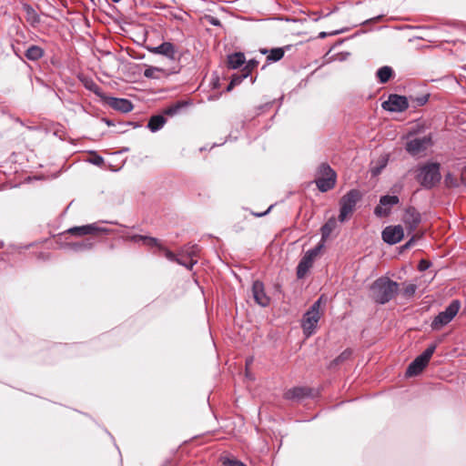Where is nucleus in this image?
<instances>
[{
  "mask_svg": "<svg viewBox=\"0 0 466 466\" xmlns=\"http://www.w3.org/2000/svg\"><path fill=\"white\" fill-rule=\"evenodd\" d=\"M23 9L25 12L26 21L31 25H35L39 24L40 17H39L38 14L36 13V11L31 5H24Z\"/></svg>",
  "mask_w": 466,
  "mask_h": 466,
  "instance_id": "obj_21",
  "label": "nucleus"
},
{
  "mask_svg": "<svg viewBox=\"0 0 466 466\" xmlns=\"http://www.w3.org/2000/svg\"><path fill=\"white\" fill-rule=\"evenodd\" d=\"M334 225H335V222L329 220L322 226L321 235H322L323 240H325L326 238H328L329 237V235L331 234V232L333 230Z\"/></svg>",
  "mask_w": 466,
  "mask_h": 466,
  "instance_id": "obj_32",
  "label": "nucleus"
},
{
  "mask_svg": "<svg viewBox=\"0 0 466 466\" xmlns=\"http://www.w3.org/2000/svg\"><path fill=\"white\" fill-rule=\"evenodd\" d=\"M104 100L112 108L118 110L123 113H128L132 111L133 105L132 103L126 98H116V97H108L106 96Z\"/></svg>",
  "mask_w": 466,
  "mask_h": 466,
  "instance_id": "obj_15",
  "label": "nucleus"
},
{
  "mask_svg": "<svg viewBox=\"0 0 466 466\" xmlns=\"http://www.w3.org/2000/svg\"><path fill=\"white\" fill-rule=\"evenodd\" d=\"M351 356L350 350H345L340 355L332 361V365H338L344 360H348Z\"/></svg>",
  "mask_w": 466,
  "mask_h": 466,
  "instance_id": "obj_35",
  "label": "nucleus"
},
{
  "mask_svg": "<svg viewBox=\"0 0 466 466\" xmlns=\"http://www.w3.org/2000/svg\"><path fill=\"white\" fill-rule=\"evenodd\" d=\"M336 172L327 163H322L318 167V177L316 185L319 191L327 192L336 185Z\"/></svg>",
  "mask_w": 466,
  "mask_h": 466,
  "instance_id": "obj_4",
  "label": "nucleus"
},
{
  "mask_svg": "<svg viewBox=\"0 0 466 466\" xmlns=\"http://www.w3.org/2000/svg\"><path fill=\"white\" fill-rule=\"evenodd\" d=\"M362 195L358 189H351L344 195L340 201L339 221L343 222L353 211L356 204L360 200Z\"/></svg>",
  "mask_w": 466,
  "mask_h": 466,
  "instance_id": "obj_6",
  "label": "nucleus"
},
{
  "mask_svg": "<svg viewBox=\"0 0 466 466\" xmlns=\"http://www.w3.org/2000/svg\"><path fill=\"white\" fill-rule=\"evenodd\" d=\"M321 302L322 297L316 300L303 315L301 328L307 338L316 332L318 323L322 315V312L320 311Z\"/></svg>",
  "mask_w": 466,
  "mask_h": 466,
  "instance_id": "obj_2",
  "label": "nucleus"
},
{
  "mask_svg": "<svg viewBox=\"0 0 466 466\" xmlns=\"http://www.w3.org/2000/svg\"><path fill=\"white\" fill-rule=\"evenodd\" d=\"M99 231L95 224L70 228L67 232L74 236H86Z\"/></svg>",
  "mask_w": 466,
  "mask_h": 466,
  "instance_id": "obj_17",
  "label": "nucleus"
},
{
  "mask_svg": "<svg viewBox=\"0 0 466 466\" xmlns=\"http://www.w3.org/2000/svg\"><path fill=\"white\" fill-rule=\"evenodd\" d=\"M393 70L390 66H384L378 69L377 71V77L379 78L380 82L384 84L387 83L390 78L392 76Z\"/></svg>",
  "mask_w": 466,
  "mask_h": 466,
  "instance_id": "obj_24",
  "label": "nucleus"
},
{
  "mask_svg": "<svg viewBox=\"0 0 466 466\" xmlns=\"http://www.w3.org/2000/svg\"><path fill=\"white\" fill-rule=\"evenodd\" d=\"M431 137L424 136L409 140L406 144V150L412 156H418L431 146Z\"/></svg>",
  "mask_w": 466,
  "mask_h": 466,
  "instance_id": "obj_10",
  "label": "nucleus"
},
{
  "mask_svg": "<svg viewBox=\"0 0 466 466\" xmlns=\"http://www.w3.org/2000/svg\"><path fill=\"white\" fill-rule=\"evenodd\" d=\"M429 97H430L429 94H424V95L418 96H410V97L408 99H409V104L410 103L411 106L416 108V107L424 106L428 102Z\"/></svg>",
  "mask_w": 466,
  "mask_h": 466,
  "instance_id": "obj_26",
  "label": "nucleus"
},
{
  "mask_svg": "<svg viewBox=\"0 0 466 466\" xmlns=\"http://www.w3.org/2000/svg\"><path fill=\"white\" fill-rule=\"evenodd\" d=\"M436 350V344L430 345L420 355H419L407 368L406 376L413 377L420 374L429 363Z\"/></svg>",
  "mask_w": 466,
  "mask_h": 466,
  "instance_id": "obj_7",
  "label": "nucleus"
},
{
  "mask_svg": "<svg viewBox=\"0 0 466 466\" xmlns=\"http://www.w3.org/2000/svg\"><path fill=\"white\" fill-rule=\"evenodd\" d=\"M445 183L449 187H456L460 186L458 178L450 173L445 177Z\"/></svg>",
  "mask_w": 466,
  "mask_h": 466,
  "instance_id": "obj_36",
  "label": "nucleus"
},
{
  "mask_svg": "<svg viewBox=\"0 0 466 466\" xmlns=\"http://www.w3.org/2000/svg\"><path fill=\"white\" fill-rule=\"evenodd\" d=\"M385 166H386V161H383V162H382V164H381L380 167H372V168H371V170H370L371 175H372L373 177L378 176V175L381 172L382 168H383Z\"/></svg>",
  "mask_w": 466,
  "mask_h": 466,
  "instance_id": "obj_40",
  "label": "nucleus"
},
{
  "mask_svg": "<svg viewBox=\"0 0 466 466\" xmlns=\"http://www.w3.org/2000/svg\"><path fill=\"white\" fill-rule=\"evenodd\" d=\"M398 291L399 284L387 277L379 278L370 287L371 299L379 304L389 302Z\"/></svg>",
  "mask_w": 466,
  "mask_h": 466,
  "instance_id": "obj_1",
  "label": "nucleus"
},
{
  "mask_svg": "<svg viewBox=\"0 0 466 466\" xmlns=\"http://www.w3.org/2000/svg\"><path fill=\"white\" fill-rule=\"evenodd\" d=\"M92 242L88 239L80 242H75L68 244V247L74 251H82L92 248Z\"/></svg>",
  "mask_w": 466,
  "mask_h": 466,
  "instance_id": "obj_30",
  "label": "nucleus"
},
{
  "mask_svg": "<svg viewBox=\"0 0 466 466\" xmlns=\"http://www.w3.org/2000/svg\"><path fill=\"white\" fill-rule=\"evenodd\" d=\"M381 237L384 242L394 245L399 243L404 237V230L402 226H388L381 233Z\"/></svg>",
  "mask_w": 466,
  "mask_h": 466,
  "instance_id": "obj_13",
  "label": "nucleus"
},
{
  "mask_svg": "<svg viewBox=\"0 0 466 466\" xmlns=\"http://www.w3.org/2000/svg\"><path fill=\"white\" fill-rule=\"evenodd\" d=\"M257 62L255 60H250L248 65L243 68L249 70V72L257 66Z\"/></svg>",
  "mask_w": 466,
  "mask_h": 466,
  "instance_id": "obj_44",
  "label": "nucleus"
},
{
  "mask_svg": "<svg viewBox=\"0 0 466 466\" xmlns=\"http://www.w3.org/2000/svg\"><path fill=\"white\" fill-rule=\"evenodd\" d=\"M162 466H169V462H165Z\"/></svg>",
  "mask_w": 466,
  "mask_h": 466,
  "instance_id": "obj_48",
  "label": "nucleus"
},
{
  "mask_svg": "<svg viewBox=\"0 0 466 466\" xmlns=\"http://www.w3.org/2000/svg\"><path fill=\"white\" fill-rule=\"evenodd\" d=\"M441 178L440 164L438 163H428L422 166L419 169V174L417 176L418 181L425 188L433 187L440 182Z\"/></svg>",
  "mask_w": 466,
  "mask_h": 466,
  "instance_id": "obj_3",
  "label": "nucleus"
},
{
  "mask_svg": "<svg viewBox=\"0 0 466 466\" xmlns=\"http://www.w3.org/2000/svg\"><path fill=\"white\" fill-rule=\"evenodd\" d=\"M417 289V286L415 284H408L402 290V296L404 298L410 299L413 297Z\"/></svg>",
  "mask_w": 466,
  "mask_h": 466,
  "instance_id": "obj_34",
  "label": "nucleus"
},
{
  "mask_svg": "<svg viewBox=\"0 0 466 466\" xmlns=\"http://www.w3.org/2000/svg\"><path fill=\"white\" fill-rule=\"evenodd\" d=\"M284 54L285 49L283 47L272 48L269 51L267 60L269 62H278L284 56Z\"/></svg>",
  "mask_w": 466,
  "mask_h": 466,
  "instance_id": "obj_29",
  "label": "nucleus"
},
{
  "mask_svg": "<svg viewBox=\"0 0 466 466\" xmlns=\"http://www.w3.org/2000/svg\"><path fill=\"white\" fill-rule=\"evenodd\" d=\"M223 466H247V465L239 461L227 459L223 461Z\"/></svg>",
  "mask_w": 466,
  "mask_h": 466,
  "instance_id": "obj_38",
  "label": "nucleus"
},
{
  "mask_svg": "<svg viewBox=\"0 0 466 466\" xmlns=\"http://www.w3.org/2000/svg\"><path fill=\"white\" fill-rule=\"evenodd\" d=\"M84 85L86 89L93 92L94 94H96L97 96H99L103 100H104V98H106V96L102 92L101 87L98 85H96L93 80H91V79L86 80Z\"/></svg>",
  "mask_w": 466,
  "mask_h": 466,
  "instance_id": "obj_28",
  "label": "nucleus"
},
{
  "mask_svg": "<svg viewBox=\"0 0 466 466\" xmlns=\"http://www.w3.org/2000/svg\"><path fill=\"white\" fill-rule=\"evenodd\" d=\"M149 51L153 54L163 55L170 59H174L176 55V47L169 42H164L157 46L151 47Z\"/></svg>",
  "mask_w": 466,
  "mask_h": 466,
  "instance_id": "obj_16",
  "label": "nucleus"
},
{
  "mask_svg": "<svg viewBox=\"0 0 466 466\" xmlns=\"http://www.w3.org/2000/svg\"><path fill=\"white\" fill-rule=\"evenodd\" d=\"M211 24L214 25H219V21L216 18H213L212 21H211Z\"/></svg>",
  "mask_w": 466,
  "mask_h": 466,
  "instance_id": "obj_46",
  "label": "nucleus"
},
{
  "mask_svg": "<svg viewBox=\"0 0 466 466\" xmlns=\"http://www.w3.org/2000/svg\"><path fill=\"white\" fill-rule=\"evenodd\" d=\"M461 308V302L457 299L452 300L449 306L441 311L432 320L431 327L434 330H439L448 323H450L453 318L458 314Z\"/></svg>",
  "mask_w": 466,
  "mask_h": 466,
  "instance_id": "obj_5",
  "label": "nucleus"
},
{
  "mask_svg": "<svg viewBox=\"0 0 466 466\" xmlns=\"http://www.w3.org/2000/svg\"><path fill=\"white\" fill-rule=\"evenodd\" d=\"M420 238V235H413L410 240L403 246V248H410L413 243L416 241V239H419Z\"/></svg>",
  "mask_w": 466,
  "mask_h": 466,
  "instance_id": "obj_42",
  "label": "nucleus"
},
{
  "mask_svg": "<svg viewBox=\"0 0 466 466\" xmlns=\"http://www.w3.org/2000/svg\"><path fill=\"white\" fill-rule=\"evenodd\" d=\"M166 124V118L161 115H156L150 117L147 127L151 132H157L160 130Z\"/></svg>",
  "mask_w": 466,
  "mask_h": 466,
  "instance_id": "obj_20",
  "label": "nucleus"
},
{
  "mask_svg": "<svg viewBox=\"0 0 466 466\" xmlns=\"http://www.w3.org/2000/svg\"><path fill=\"white\" fill-rule=\"evenodd\" d=\"M44 55L43 49L38 46H31L25 51V56L27 59L35 61L41 58Z\"/></svg>",
  "mask_w": 466,
  "mask_h": 466,
  "instance_id": "obj_22",
  "label": "nucleus"
},
{
  "mask_svg": "<svg viewBox=\"0 0 466 466\" xmlns=\"http://www.w3.org/2000/svg\"><path fill=\"white\" fill-rule=\"evenodd\" d=\"M261 52H262V54H266L268 51L267 50H262Z\"/></svg>",
  "mask_w": 466,
  "mask_h": 466,
  "instance_id": "obj_50",
  "label": "nucleus"
},
{
  "mask_svg": "<svg viewBox=\"0 0 466 466\" xmlns=\"http://www.w3.org/2000/svg\"><path fill=\"white\" fill-rule=\"evenodd\" d=\"M111 1H112V2H114V3H118V2H120L121 0H111Z\"/></svg>",
  "mask_w": 466,
  "mask_h": 466,
  "instance_id": "obj_49",
  "label": "nucleus"
},
{
  "mask_svg": "<svg viewBox=\"0 0 466 466\" xmlns=\"http://www.w3.org/2000/svg\"><path fill=\"white\" fill-rule=\"evenodd\" d=\"M309 391L310 390L308 388L296 387V388L289 390L285 393V397L288 400H301V399L305 398L306 396H309Z\"/></svg>",
  "mask_w": 466,
  "mask_h": 466,
  "instance_id": "obj_18",
  "label": "nucleus"
},
{
  "mask_svg": "<svg viewBox=\"0 0 466 466\" xmlns=\"http://www.w3.org/2000/svg\"><path fill=\"white\" fill-rule=\"evenodd\" d=\"M400 198L397 196H382L380 198L379 205L374 208V214L378 218H386L388 217L393 206L399 204Z\"/></svg>",
  "mask_w": 466,
  "mask_h": 466,
  "instance_id": "obj_11",
  "label": "nucleus"
},
{
  "mask_svg": "<svg viewBox=\"0 0 466 466\" xmlns=\"http://www.w3.org/2000/svg\"><path fill=\"white\" fill-rule=\"evenodd\" d=\"M163 72H164L163 69H161L159 67L148 66L144 71V76H146L147 78L157 79L160 77L159 74L163 73Z\"/></svg>",
  "mask_w": 466,
  "mask_h": 466,
  "instance_id": "obj_31",
  "label": "nucleus"
},
{
  "mask_svg": "<svg viewBox=\"0 0 466 466\" xmlns=\"http://www.w3.org/2000/svg\"><path fill=\"white\" fill-rule=\"evenodd\" d=\"M197 262V258H188L187 255L179 253V258H177V263L191 270Z\"/></svg>",
  "mask_w": 466,
  "mask_h": 466,
  "instance_id": "obj_27",
  "label": "nucleus"
},
{
  "mask_svg": "<svg viewBox=\"0 0 466 466\" xmlns=\"http://www.w3.org/2000/svg\"><path fill=\"white\" fill-rule=\"evenodd\" d=\"M249 75V70L243 69L240 74H235L231 77V81L227 87V91H230L234 86L239 85L243 79L247 78Z\"/></svg>",
  "mask_w": 466,
  "mask_h": 466,
  "instance_id": "obj_23",
  "label": "nucleus"
},
{
  "mask_svg": "<svg viewBox=\"0 0 466 466\" xmlns=\"http://www.w3.org/2000/svg\"><path fill=\"white\" fill-rule=\"evenodd\" d=\"M430 266H431V263L428 260L421 259L419 262L418 268L420 271H424V270L428 269L430 268Z\"/></svg>",
  "mask_w": 466,
  "mask_h": 466,
  "instance_id": "obj_41",
  "label": "nucleus"
},
{
  "mask_svg": "<svg viewBox=\"0 0 466 466\" xmlns=\"http://www.w3.org/2000/svg\"><path fill=\"white\" fill-rule=\"evenodd\" d=\"M402 222L408 233H412L421 222L420 213L415 208L408 207L404 209Z\"/></svg>",
  "mask_w": 466,
  "mask_h": 466,
  "instance_id": "obj_12",
  "label": "nucleus"
},
{
  "mask_svg": "<svg viewBox=\"0 0 466 466\" xmlns=\"http://www.w3.org/2000/svg\"><path fill=\"white\" fill-rule=\"evenodd\" d=\"M459 182L460 185L461 184L466 187V167L461 171V179Z\"/></svg>",
  "mask_w": 466,
  "mask_h": 466,
  "instance_id": "obj_43",
  "label": "nucleus"
},
{
  "mask_svg": "<svg viewBox=\"0 0 466 466\" xmlns=\"http://www.w3.org/2000/svg\"><path fill=\"white\" fill-rule=\"evenodd\" d=\"M245 64V56L242 53H234L228 56V66L231 69H237Z\"/></svg>",
  "mask_w": 466,
  "mask_h": 466,
  "instance_id": "obj_19",
  "label": "nucleus"
},
{
  "mask_svg": "<svg viewBox=\"0 0 466 466\" xmlns=\"http://www.w3.org/2000/svg\"><path fill=\"white\" fill-rule=\"evenodd\" d=\"M381 106L384 110L401 113L409 107L410 104L406 96L391 94Z\"/></svg>",
  "mask_w": 466,
  "mask_h": 466,
  "instance_id": "obj_9",
  "label": "nucleus"
},
{
  "mask_svg": "<svg viewBox=\"0 0 466 466\" xmlns=\"http://www.w3.org/2000/svg\"><path fill=\"white\" fill-rule=\"evenodd\" d=\"M322 248H323V244L320 243L318 246H316L315 248L309 249L304 254V256L302 257V258L300 259V261L299 262V265L297 267L298 279H303L307 275V273L312 267L315 258L318 257V255L319 254Z\"/></svg>",
  "mask_w": 466,
  "mask_h": 466,
  "instance_id": "obj_8",
  "label": "nucleus"
},
{
  "mask_svg": "<svg viewBox=\"0 0 466 466\" xmlns=\"http://www.w3.org/2000/svg\"><path fill=\"white\" fill-rule=\"evenodd\" d=\"M94 163L96 165H100L103 163V158L101 157H97L95 160H94Z\"/></svg>",
  "mask_w": 466,
  "mask_h": 466,
  "instance_id": "obj_45",
  "label": "nucleus"
},
{
  "mask_svg": "<svg viewBox=\"0 0 466 466\" xmlns=\"http://www.w3.org/2000/svg\"><path fill=\"white\" fill-rule=\"evenodd\" d=\"M182 106H183V105L181 103H177V104L166 108L164 113L168 116H174L180 110V108Z\"/></svg>",
  "mask_w": 466,
  "mask_h": 466,
  "instance_id": "obj_37",
  "label": "nucleus"
},
{
  "mask_svg": "<svg viewBox=\"0 0 466 466\" xmlns=\"http://www.w3.org/2000/svg\"><path fill=\"white\" fill-rule=\"evenodd\" d=\"M165 257L170 261L177 262L179 254L176 255L173 252H171L170 250L165 249Z\"/></svg>",
  "mask_w": 466,
  "mask_h": 466,
  "instance_id": "obj_39",
  "label": "nucleus"
},
{
  "mask_svg": "<svg viewBox=\"0 0 466 466\" xmlns=\"http://www.w3.org/2000/svg\"><path fill=\"white\" fill-rule=\"evenodd\" d=\"M319 36H320V37H324V36H326V33H324V32L320 33V34H319Z\"/></svg>",
  "mask_w": 466,
  "mask_h": 466,
  "instance_id": "obj_47",
  "label": "nucleus"
},
{
  "mask_svg": "<svg viewBox=\"0 0 466 466\" xmlns=\"http://www.w3.org/2000/svg\"><path fill=\"white\" fill-rule=\"evenodd\" d=\"M131 239L134 242L142 241L144 245L148 247H158V240L157 238L147 237V236H141V235H136L131 238Z\"/></svg>",
  "mask_w": 466,
  "mask_h": 466,
  "instance_id": "obj_25",
  "label": "nucleus"
},
{
  "mask_svg": "<svg viewBox=\"0 0 466 466\" xmlns=\"http://www.w3.org/2000/svg\"><path fill=\"white\" fill-rule=\"evenodd\" d=\"M252 293L255 301L262 306L267 307L269 304V297L267 296L264 285L261 281L256 280L252 286Z\"/></svg>",
  "mask_w": 466,
  "mask_h": 466,
  "instance_id": "obj_14",
  "label": "nucleus"
},
{
  "mask_svg": "<svg viewBox=\"0 0 466 466\" xmlns=\"http://www.w3.org/2000/svg\"><path fill=\"white\" fill-rule=\"evenodd\" d=\"M199 251V248L198 246L194 245L191 247H185L181 249L182 254L187 255L188 258H196L198 256V253Z\"/></svg>",
  "mask_w": 466,
  "mask_h": 466,
  "instance_id": "obj_33",
  "label": "nucleus"
}]
</instances>
